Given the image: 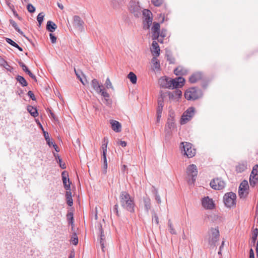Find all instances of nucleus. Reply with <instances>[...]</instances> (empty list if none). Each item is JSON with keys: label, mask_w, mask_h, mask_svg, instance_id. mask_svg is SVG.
Instances as JSON below:
<instances>
[{"label": "nucleus", "mask_w": 258, "mask_h": 258, "mask_svg": "<svg viewBox=\"0 0 258 258\" xmlns=\"http://www.w3.org/2000/svg\"><path fill=\"white\" fill-rule=\"evenodd\" d=\"M184 79L180 77L175 79L162 77L159 79L158 81L159 84L161 87L172 89L181 87L184 85Z\"/></svg>", "instance_id": "f257e3e1"}, {"label": "nucleus", "mask_w": 258, "mask_h": 258, "mask_svg": "<svg viewBox=\"0 0 258 258\" xmlns=\"http://www.w3.org/2000/svg\"><path fill=\"white\" fill-rule=\"evenodd\" d=\"M119 201L122 208L131 213L135 212L134 200L128 193L126 191H122L119 196Z\"/></svg>", "instance_id": "f03ea898"}, {"label": "nucleus", "mask_w": 258, "mask_h": 258, "mask_svg": "<svg viewBox=\"0 0 258 258\" xmlns=\"http://www.w3.org/2000/svg\"><path fill=\"white\" fill-rule=\"evenodd\" d=\"M202 95L201 90L196 88H189L184 93L185 98L188 100H196L201 97Z\"/></svg>", "instance_id": "7ed1b4c3"}, {"label": "nucleus", "mask_w": 258, "mask_h": 258, "mask_svg": "<svg viewBox=\"0 0 258 258\" xmlns=\"http://www.w3.org/2000/svg\"><path fill=\"white\" fill-rule=\"evenodd\" d=\"M236 194L232 192L226 194L223 197V201L225 206L228 208H231L236 204Z\"/></svg>", "instance_id": "20e7f679"}, {"label": "nucleus", "mask_w": 258, "mask_h": 258, "mask_svg": "<svg viewBox=\"0 0 258 258\" xmlns=\"http://www.w3.org/2000/svg\"><path fill=\"white\" fill-rule=\"evenodd\" d=\"M91 86L98 94H100L103 97H108V93L106 91L103 86L99 83L97 80L94 79L91 81Z\"/></svg>", "instance_id": "39448f33"}, {"label": "nucleus", "mask_w": 258, "mask_h": 258, "mask_svg": "<svg viewBox=\"0 0 258 258\" xmlns=\"http://www.w3.org/2000/svg\"><path fill=\"white\" fill-rule=\"evenodd\" d=\"M202 207L205 210H212L215 209V204L212 198L208 196L203 197L201 200Z\"/></svg>", "instance_id": "423d86ee"}, {"label": "nucleus", "mask_w": 258, "mask_h": 258, "mask_svg": "<svg viewBox=\"0 0 258 258\" xmlns=\"http://www.w3.org/2000/svg\"><path fill=\"white\" fill-rule=\"evenodd\" d=\"M249 186L246 180H243L239 186L238 194L240 199H245L248 194Z\"/></svg>", "instance_id": "0eeeda50"}, {"label": "nucleus", "mask_w": 258, "mask_h": 258, "mask_svg": "<svg viewBox=\"0 0 258 258\" xmlns=\"http://www.w3.org/2000/svg\"><path fill=\"white\" fill-rule=\"evenodd\" d=\"M186 173L188 176L191 177V179L188 180L189 184H194L196 180V177L198 174V170L197 166L195 164H191L187 168Z\"/></svg>", "instance_id": "6e6552de"}, {"label": "nucleus", "mask_w": 258, "mask_h": 258, "mask_svg": "<svg viewBox=\"0 0 258 258\" xmlns=\"http://www.w3.org/2000/svg\"><path fill=\"white\" fill-rule=\"evenodd\" d=\"M183 148L184 154L188 158L194 157L196 154V150L192 147V145L189 143H181Z\"/></svg>", "instance_id": "1a4fd4ad"}, {"label": "nucleus", "mask_w": 258, "mask_h": 258, "mask_svg": "<svg viewBox=\"0 0 258 258\" xmlns=\"http://www.w3.org/2000/svg\"><path fill=\"white\" fill-rule=\"evenodd\" d=\"M195 109L194 107H189L182 114L180 119V123L181 124L186 123L193 117Z\"/></svg>", "instance_id": "9d476101"}, {"label": "nucleus", "mask_w": 258, "mask_h": 258, "mask_svg": "<svg viewBox=\"0 0 258 258\" xmlns=\"http://www.w3.org/2000/svg\"><path fill=\"white\" fill-rule=\"evenodd\" d=\"M96 228L98 229L99 231V242L101 245L102 250L104 252L105 248V237L104 235L103 231L102 229V225L100 223H98L96 226Z\"/></svg>", "instance_id": "9b49d317"}, {"label": "nucleus", "mask_w": 258, "mask_h": 258, "mask_svg": "<svg viewBox=\"0 0 258 258\" xmlns=\"http://www.w3.org/2000/svg\"><path fill=\"white\" fill-rule=\"evenodd\" d=\"M210 185L214 189L221 190L225 187V183L221 179L216 178L210 182Z\"/></svg>", "instance_id": "f8f14e48"}, {"label": "nucleus", "mask_w": 258, "mask_h": 258, "mask_svg": "<svg viewBox=\"0 0 258 258\" xmlns=\"http://www.w3.org/2000/svg\"><path fill=\"white\" fill-rule=\"evenodd\" d=\"M128 8L130 11L135 15H137L138 13L140 12L141 10L139 2L136 0H132L130 2Z\"/></svg>", "instance_id": "ddd939ff"}, {"label": "nucleus", "mask_w": 258, "mask_h": 258, "mask_svg": "<svg viewBox=\"0 0 258 258\" xmlns=\"http://www.w3.org/2000/svg\"><path fill=\"white\" fill-rule=\"evenodd\" d=\"M211 235L210 236V243L214 244L219 237V231L218 228H211Z\"/></svg>", "instance_id": "4468645a"}, {"label": "nucleus", "mask_w": 258, "mask_h": 258, "mask_svg": "<svg viewBox=\"0 0 258 258\" xmlns=\"http://www.w3.org/2000/svg\"><path fill=\"white\" fill-rule=\"evenodd\" d=\"M166 93L169 99L173 100H178L182 95V92L180 90H176L172 92H169Z\"/></svg>", "instance_id": "2eb2a0df"}, {"label": "nucleus", "mask_w": 258, "mask_h": 258, "mask_svg": "<svg viewBox=\"0 0 258 258\" xmlns=\"http://www.w3.org/2000/svg\"><path fill=\"white\" fill-rule=\"evenodd\" d=\"M83 24V21L79 16H75L73 17V25L75 28L78 29L79 30H82Z\"/></svg>", "instance_id": "dca6fc26"}, {"label": "nucleus", "mask_w": 258, "mask_h": 258, "mask_svg": "<svg viewBox=\"0 0 258 258\" xmlns=\"http://www.w3.org/2000/svg\"><path fill=\"white\" fill-rule=\"evenodd\" d=\"M61 176L64 188L67 190H70V182L68 178V174L65 171H63L61 173Z\"/></svg>", "instance_id": "f3484780"}, {"label": "nucleus", "mask_w": 258, "mask_h": 258, "mask_svg": "<svg viewBox=\"0 0 258 258\" xmlns=\"http://www.w3.org/2000/svg\"><path fill=\"white\" fill-rule=\"evenodd\" d=\"M160 26L159 23H154L153 26L152 28V31L153 32V39H156L159 36Z\"/></svg>", "instance_id": "a211bd4d"}, {"label": "nucleus", "mask_w": 258, "mask_h": 258, "mask_svg": "<svg viewBox=\"0 0 258 258\" xmlns=\"http://www.w3.org/2000/svg\"><path fill=\"white\" fill-rule=\"evenodd\" d=\"M151 51L154 57H158L160 54L159 46L155 41L152 42Z\"/></svg>", "instance_id": "6ab92c4d"}, {"label": "nucleus", "mask_w": 258, "mask_h": 258, "mask_svg": "<svg viewBox=\"0 0 258 258\" xmlns=\"http://www.w3.org/2000/svg\"><path fill=\"white\" fill-rule=\"evenodd\" d=\"M151 14L150 11H147V16L146 17L144 21V28L145 29H148L152 23V18L150 16Z\"/></svg>", "instance_id": "aec40b11"}, {"label": "nucleus", "mask_w": 258, "mask_h": 258, "mask_svg": "<svg viewBox=\"0 0 258 258\" xmlns=\"http://www.w3.org/2000/svg\"><path fill=\"white\" fill-rule=\"evenodd\" d=\"M110 124H111L112 129L114 132L119 133L121 131V125L118 121L114 120H111Z\"/></svg>", "instance_id": "412c9836"}, {"label": "nucleus", "mask_w": 258, "mask_h": 258, "mask_svg": "<svg viewBox=\"0 0 258 258\" xmlns=\"http://www.w3.org/2000/svg\"><path fill=\"white\" fill-rule=\"evenodd\" d=\"M202 78V75L201 73H195L189 77V81L191 83H195L200 80Z\"/></svg>", "instance_id": "4be33fe9"}, {"label": "nucleus", "mask_w": 258, "mask_h": 258, "mask_svg": "<svg viewBox=\"0 0 258 258\" xmlns=\"http://www.w3.org/2000/svg\"><path fill=\"white\" fill-rule=\"evenodd\" d=\"M174 73L176 76L185 75L187 74V71L182 67L179 66L174 70Z\"/></svg>", "instance_id": "5701e85b"}, {"label": "nucleus", "mask_w": 258, "mask_h": 258, "mask_svg": "<svg viewBox=\"0 0 258 258\" xmlns=\"http://www.w3.org/2000/svg\"><path fill=\"white\" fill-rule=\"evenodd\" d=\"M151 61L152 63V69L153 71L155 72L159 71L160 70V65L157 57H153Z\"/></svg>", "instance_id": "b1692460"}, {"label": "nucleus", "mask_w": 258, "mask_h": 258, "mask_svg": "<svg viewBox=\"0 0 258 258\" xmlns=\"http://www.w3.org/2000/svg\"><path fill=\"white\" fill-rule=\"evenodd\" d=\"M143 202L145 207V210L147 213L149 212V210L151 209V200L148 197H144L143 199Z\"/></svg>", "instance_id": "393cba45"}, {"label": "nucleus", "mask_w": 258, "mask_h": 258, "mask_svg": "<svg viewBox=\"0 0 258 258\" xmlns=\"http://www.w3.org/2000/svg\"><path fill=\"white\" fill-rule=\"evenodd\" d=\"M56 28L57 26L54 22L51 21L47 22L46 25V29L48 31L51 32H53L56 29Z\"/></svg>", "instance_id": "a878e982"}, {"label": "nucleus", "mask_w": 258, "mask_h": 258, "mask_svg": "<svg viewBox=\"0 0 258 258\" xmlns=\"http://www.w3.org/2000/svg\"><path fill=\"white\" fill-rule=\"evenodd\" d=\"M27 110L30 113V114L33 117H36L38 115V113L36 108L33 107L32 106H28Z\"/></svg>", "instance_id": "bb28decb"}, {"label": "nucleus", "mask_w": 258, "mask_h": 258, "mask_svg": "<svg viewBox=\"0 0 258 258\" xmlns=\"http://www.w3.org/2000/svg\"><path fill=\"white\" fill-rule=\"evenodd\" d=\"M66 197L67 201V204L69 206H72L73 204V201L72 198V193L70 190L67 191Z\"/></svg>", "instance_id": "cd10ccee"}, {"label": "nucleus", "mask_w": 258, "mask_h": 258, "mask_svg": "<svg viewBox=\"0 0 258 258\" xmlns=\"http://www.w3.org/2000/svg\"><path fill=\"white\" fill-rule=\"evenodd\" d=\"M107 144H108V139L107 138L105 137L103 139L102 144V149L103 152V155H106L107 153Z\"/></svg>", "instance_id": "c85d7f7f"}, {"label": "nucleus", "mask_w": 258, "mask_h": 258, "mask_svg": "<svg viewBox=\"0 0 258 258\" xmlns=\"http://www.w3.org/2000/svg\"><path fill=\"white\" fill-rule=\"evenodd\" d=\"M246 169H247L246 163H242L241 164H239L236 167V170L238 172H241L242 171H244Z\"/></svg>", "instance_id": "c756f323"}, {"label": "nucleus", "mask_w": 258, "mask_h": 258, "mask_svg": "<svg viewBox=\"0 0 258 258\" xmlns=\"http://www.w3.org/2000/svg\"><path fill=\"white\" fill-rule=\"evenodd\" d=\"M7 42H8L9 44H11V45L15 47L16 48H17L20 51H22L23 49L21 47H20L16 42H15L14 41H13L10 38H7L6 39Z\"/></svg>", "instance_id": "7c9ffc66"}, {"label": "nucleus", "mask_w": 258, "mask_h": 258, "mask_svg": "<svg viewBox=\"0 0 258 258\" xmlns=\"http://www.w3.org/2000/svg\"><path fill=\"white\" fill-rule=\"evenodd\" d=\"M127 78L133 84L137 83V76L134 73L130 72L127 75Z\"/></svg>", "instance_id": "2f4dec72"}, {"label": "nucleus", "mask_w": 258, "mask_h": 258, "mask_svg": "<svg viewBox=\"0 0 258 258\" xmlns=\"http://www.w3.org/2000/svg\"><path fill=\"white\" fill-rule=\"evenodd\" d=\"M17 80L19 82L22 86H27L28 84L25 78L21 76H18L17 77Z\"/></svg>", "instance_id": "473e14b6"}, {"label": "nucleus", "mask_w": 258, "mask_h": 258, "mask_svg": "<svg viewBox=\"0 0 258 258\" xmlns=\"http://www.w3.org/2000/svg\"><path fill=\"white\" fill-rule=\"evenodd\" d=\"M43 133L45 139L46 141L47 144L49 147H51V145L53 144V143L50 141L48 133L44 131H43Z\"/></svg>", "instance_id": "72a5a7b5"}, {"label": "nucleus", "mask_w": 258, "mask_h": 258, "mask_svg": "<svg viewBox=\"0 0 258 258\" xmlns=\"http://www.w3.org/2000/svg\"><path fill=\"white\" fill-rule=\"evenodd\" d=\"M75 74H76L77 78L80 80L81 82L83 85H85V82H84V81H83V79L82 78V76H83V74H82V72L80 71L79 70L77 71L76 69H75Z\"/></svg>", "instance_id": "f704fd0d"}, {"label": "nucleus", "mask_w": 258, "mask_h": 258, "mask_svg": "<svg viewBox=\"0 0 258 258\" xmlns=\"http://www.w3.org/2000/svg\"><path fill=\"white\" fill-rule=\"evenodd\" d=\"M67 219L69 222V224H71L72 226H73L74 223V217H73V214L72 213H69L67 215Z\"/></svg>", "instance_id": "c9c22d12"}, {"label": "nucleus", "mask_w": 258, "mask_h": 258, "mask_svg": "<svg viewBox=\"0 0 258 258\" xmlns=\"http://www.w3.org/2000/svg\"><path fill=\"white\" fill-rule=\"evenodd\" d=\"M168 225L169 232L172 234H175L176 231L174 229L173 226L172 224V222H171V221L170 220H168Z\"/></svg>", "instance_id": "e433bc0d"}, {"label": "nucleus", "mask_w": 258, "mask_h": 258, "mask_svg": "<svg viewBox=\"0 0 258 258\" xmlns=\"http://www.w3.org/2000/svg\"><path fill=\"white\" fill-rule=\"evenodd\" d=\"M167 96L166 93H161L160 96L158 98V104H163L164 98Z\"/></svg>", "instance_id": "4c0bfd02"}, {"label": "nucleus", "mask_w": 258, "mask_h": 258, "mask_svg": "<svg viewBox=\"0 0 258 258\" xmlns=\"http://www.w3.org/2000/svg\"><path fill=\"white\" fill-rule=\"evenodd\" d=\"M10 24L12 25V26L15 29V30L18 32H19L20 34H22V32L18 28L17 23L14 20H10Z\"/></svg>", "instance_id": "58836bf2"}, {"label": "nucleus", "mask_w": 258, "mask_h": 258, "mask_svg": "<svg viewBox=\"0 0 258 258\" xmlns=\"http://www.w3.org/2000/svg\"><path fill=\"white\" fill-rule=\"evenodd\" d=\"M71 242L74 244L77 245L78 243V236L76 233H74L71 238Z\"/></svg>", "instance_id": "ea45409f"}, {"label": "nucleus", "mask_w": 258, "mask_h": 258, "mask_svg": "<svg viewBox=\"0 0 258 258\" xmlns=\"http://www.w3.org/2000/svg\"><path fill=\"white\" fill-rule=\"evenodd\" d=\"M44 17V15H43V13H39L37 16V20L38 22L39 26H40L43 22Z\"/></svg>", "instance_id": "a19ab883"}, {"label": "nucleus", "mask_w": 258, "mask_h": 258, "mask_svg": "<svg viewBox=\"0 0 258 258\" xmlns=\"http://www.w3.org/2000/svg\"><path fill=\"white\" fill-rule=\"evenodd\" d=\"M258 235V229L257 228H255L253 230L252 232V241L253 243H255L257 236Z\"/></svg>", "instance_id": "79ce46f5"}, {"label": "nucleus", "mask_w": 258, "mask_h": 258, "mask_svg": "<svg viewBox=\"0 0 258 258\" xmlns=\"http://www.w3.org/2000/svg\"><path fill=\"white\" fill-rule=\"evenodd\" d=\"M258 181V178H249V183L250 186L254 187Z\"/></svg>", "instance_id": "37998d69"}, {"label": "nucleus", "mask_w": 258, "mask_h": 258, "mask_svg": "<svg viewBox=\"0 0 258 258\" xmlns=\"http://www.w3.org/2000/svg\"><path fill=\"white\" fill-rule=\"evenodd\" d=\"M54 157H55V158L56 159L57 158H58V163L59 164V166L60 167L62 168V169H64L66 168V165L64 163H63L62 164L61 163V159L60 158L59 156H58V154H54Z\"/></svg>", "instance_id": "c03bdc74"}, {"label": "nucleus", "mask_w": 258, "mask_h": 258, "mask_svg": "<svg viewBox=\"0 0 258 258\" xmlns=\"http://www.w3.org/2000/svg\"><path fill=\"white\" fill-rule=\"evenodd\" d=\"M105 86L107 88H111L112 90H114V88L112 85V83L108 78H107L105 81Z\"/></svg>", "instance_id": "a18cd8bd"}, {"label": "nucleus", "mask_w": 258, "mask_h": 258, "mask_svg": "<svg viewBox=\"0 0 258 258\" xmlns=\"http://www.w3.org/2000/svg\"><path fill=\"white\" fill-rule=\"evenodd\" d=\"M174 126V122L173 119H171L170 120H168L167 122L166 127H168L169 129L171 130L172 128H173Z\"/></svg>", "instance_id": "49530a36"}, {"label": "nucleus", "mask_w": 258, "mask_h": 258, "mask_svg": "<svg viewBox=\"0 0 258 258\" xmlns=\"http://www.w3.org/2000/svg\"><path fill=\"white\" fill-rule=\"evenodd\" d=\"M163 2V0H152V3L156 7L161 6Z\"/></svg>", "instance_id": "de8ad7c7"}, {"label": "nucleus", "mask_w": 258, "mask_h": 258, "mask_svg": "<svg viewBox=\"0 0 258 258\" xmlns=\"http://www.w3.org/2000/svg\"><path fill=\"white\" fill-rule=\"evenodd\" d=\"M3 63L2 64L3 66L8 71H11V70L12 68L11 67V66L8 63V62L4 60H3Z\"/></svg>", "instance_id": "09e8293b"}, {"label": "nucleus", "mask_w": 258, "mask_h": 258, "mask_svg": "<svg viewBox=\"0 0 258 258\" xmlns=\"http://www.w3.org/2000/svg\"><path fill=\"white\" fill-rule=\"evenodd\" d=\"M167 60L169 61L170 63H173L174 62V58L170 54H166Z\"/></svg>", "instance_id": "8fccbe9b"}, {"label": "nucleus", "mask_w": 258, "mask_h": 258, "mask_svg": "<svg viewBox=\"0 0 258 258\" xmlns=\"http://www.w3.org/2000/svg\"><path fill=\"white\" fill-rule=\"evenodd\" d=\"M19 64L22 67L23 70L25 72L27 73L28 71L29 70L27 66L22 61L19 62Z\"/></svg>", "instance_id": "3c124183"}, {"label": "nucleus", "mask_w": 258, "mask_h": 258, "mask_svg": "<svg viewBox=\"0 0 258 258\" xmlns=\"http://www.w3.org/2000/svg\"><path fill=\"white\" fill-rule=\"evenodd\" d=\"M103 167L106 170L107 168V162L106 159V155H103Z\"/></svg>", "instance_id": "603ef678"}, {"label": "nucleus", "mask_w": 258, "mask_h": 258, "mask_svg": "<svg viewBox=\"0 0 258 258\" xmlns=\"http://www.w3.org/2000/svg\"><path fill=\"white\" fill-rule=\"evenodd\" d=\"M27 10L30 13H34L35 11V7L30 4L27 5Z\"/></svg>", "instance_id": "864d4df0"}, {"label": "nucleus", "mask_w": 258, "mask_h": 258, "mask_svg": "<svg viewBox=\"0 0 258 258\" xmlns=\"http://www.w3.org/2000/svg\"><path fill=\"white\" fill-rule=\"evenodd\" d=\"M255 174V175H258V165L256 164V165H255L253 168H252V170L251 171V174Z\"/></svg>", "instance_id": "5fc2aeb1"}, {"label": "nucleus", "mask_w": 258, "mask_h": 258, "mask_svg": "<svg viewBox=\"0 0 258 258\" xmlns=\"http://www.w3.org/2000/svg\"><path fill=\"white\" fill-rule=\"evenodd\" d=\"M109 94H108V97H103L104 98V103L106 104L107 105H110L111 104V101L110 100L109 98Z\"/></svg>", "instance_id": "6e6d98bb"}, {"label": "nucleus", "mask_w": 258, "mask_h": 258, "mask_svg": "<svg viewBox=\"0 0 258 258\" xmlns=\"http://www.w3.org/2000/svg\"><path fill=\"white\" fill-rule=\"evenodd\" d=\"M49 36L51 42L52 43H55L56 42V37L52 33H50Z\"/></svg>", "instance_id": "4d7b16f0"}, {"label": "nucleus", "mask_w": 258, "mask_h": 258, "mask_svg": "<svg viewBox=\"0 0 258 258\" xmlns=\"http://www.w3.org/2000/svg\"><path fill=\"white\" fill-rule=\"evenodd\" d=\"M155 200L158 204H160L161 202L160 196L158 195L157 191H156L155 193Z\"/></svg>", "instance_id": "13d9d810"}, {"label": "nucleus", "mask_w": 258, "mask_h": 258, "mask_svg": "<svg viewBox=\"0 0 258 258\" xmlns=\"http://www.w3.org/2000/svg\"><path fill=\"white\" fill-rule=\"evenodd\" d=\"M153 220L155 221L157 224L159 223V219L158 216L154 212L153 214Z\"/></svg>", "instance_id": "bf43d9fd"}, {"label": "nucleus", "mask_w": 258, "mask_h": 258, "mask_svg": "<svg viewBox=\"0 0 258 258\" xmlns=\"http://www.w3.org/2000/svg\"><path fill=\"white\" fill-rule=\"evenodd\" d=\"M28 95L33 100H35V95H34V94L33 93V92L32 91H29L28 92Z\"/></svg>", "instance_id": "052dcab7"}, {"label": "nucleus", "mask_w": 258, "mask_h": 258, "mask_svg": "<svg viewBox=\"0 0 258 258\" xmlns=\"http://www.w3.org/2000/svg\"><path fill=\"white\" fill-rule=\"evenodd\" d=\"M157 112H162L164 104H158Z\"/></svg>", "instance_id": "680f3d73"}, {"label": "nucleus", "mask_w": 258, "mask_h": 258, "mask_svg": "<svg viewBox=\"0 0 258 258\" xmlns=\"http://www.w3.org/2000/svg\"><path fill=\"white\" fill-rule=\"evenodd\" d=\"M157 122H159L160 118L161 117L162 112L157 111Z\"/></svg>", "instance_id": "e2e57ef3"}, {"label": "nucleus", "mask_w": 258, "mask_h": 258, "mask_svg": "<svg viewBox=\"0 0 258 258\" xmlns=\"http://www.w3.org/2000/svg\"><path fill=\"white\" fill-rule=\"evenodd\" d=\"M118 144H119L120 146H121L123 147H125L127 144L126 142L125 141H119L118 142Z\"/></svg>", "instance_id": "0e129e2a"}, {"label": "nucleus", "mask_w": 258, "mask_h": 258, "mask_svg": "<svg viewBox=\"0 0 258 258\" xmlns=\"http://www.w3.org/2000/svg\"><path fill=\"white\" fill-rule=\"evenodd\" d=\"M27 74L28 75H29V76L31 78H32L33 79H34V80H36V77L30 72V70H29L28 71V72L27 73Z\"/></svg>", "instance_id": "69168bd1"}, {"label": "nucleus", "mask_w": 258, "mask_h": 258, "mask_svg": "<svg viewBox=\"0 0 258 258\" xmlns=\"http://www.w3.org/2000/svg\"><path fill=\"white\" fill-rule=\"evenodd\" d=\"M249 258H254V252H253V250H252V249H251V248L250 250Z\"/></svg>", "instance_id": "338daca9"}, {"label": "nucleus", "mask_w": 258, "mask_h": 258, "mask_svg": "<svg viewBox=\"0 0 258 258\" xmlns=\"http://www.w3.org/2000/svg\"><path fill=\"white\" fill-rule=\"evenodd\" d=\"M51 146H53V147L55 149V150L56 151V152H59V150H58V147L55 144H53L51 145Z\"/></svg>", "instance_id": "774afa93"}]
</instances>
